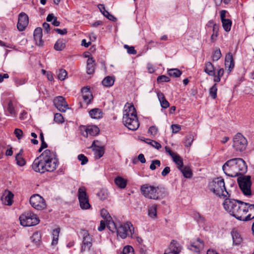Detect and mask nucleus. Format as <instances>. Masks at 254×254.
Returning <instances> with one entry per match:
<instances>
[{"mask_svg":"<svg viewBox=\"0 0 254 254\" xmlns=\"http://www.w3.org/2000/svg\"><path fill=\"white\" fill-rule=\"evenodd\" d=\"M81 93L83 101L86 104H89L93 99V96L90 91V88L87 87H83L81 89Z\"/></svg>","mask_w":254,"mask_h":254,"instance_id":"20","label":"nucleus"},{"mask_svg":"<svg viewBox=\"0 0 254 254\" xmlns=\"http://www.w3.org/2000/svg\"><path fill=\"white\" fill-rule=\"evenodd\" d=\"M60 231V228L55 229L53 231L52 235L53 238L52 245L53 246L56 245L58 244Z\"/></svg>","mask_w":254,"mask_h":254,"instance_id":"38","label":"nucleus"},{"mask_svg":"<svg viewBox=\"0 0 254 254\" xmlns=\"http://www.w3.org/2000/svg\"><path fill=\"white\" fill-rule=\"evenodd\" d=\"M77 196L80 207L82 209H88L91 207L85 187H82L78 189Z\"/></svg>","mask_w":254,"mask_h":254,"instance_id":"10","label":"nucleus"},{"mask_svg":"<svg viewBox=\"0 0 254 254\" xmlns=\"http://www.w3.org/2000/svg\"><path fill=\"white\" fill-rule=\"evenodd\" d=\"M22 150H20V152L17 154L15 157L17 164L20 166H23L26 163V161L21 154Z\"/></svg>","mask_w":254,"mask_h":254,"instance_id":"41","label":"nucleus"},{"mask_svg":"<svg viewBox=\"0 0 254 254\" xmlns=\"http://www.w3.org/2000/svg\"><path fill=\"white\" fill-rule=\"evenodd\" d=\"M217 88L216 84L215 83L209 89V95L213 98L215 99L217 97Z\"/></svg>","mask_w":254,"mask_h":254,"instance_id":"47","label":"nucleus"},{"mask_svg":"<svg viewBox=\"0 0 254 254\" xmlns=\"http://www.w3.org/2000/svg\"><path fill=\"white\" fill-rule=\"evenodd\" d=\"M242 212V219L241 221H248L254 219V204L248 202L244 203Z\"/></svg>","mask_w":254,"mask_h":254,"instance_id":"12","label":"nucleus"},{"mask_svg":"<svg viewBox=\"0 0 254 254\" xmlns=\"http://www.w3.org/2000/svg\"><path fill=\"white\" fill-rule=\"evenodd\" d=\"M208 188L210 191L219 197H230L226 190L224 180L221 177L214 179L209 183Z\"/></svg>","mask_w":254,"mask_h":254,"instance_id":"6","label":"nucleus"},{"mask_svg":"<svg viewBox=\"0 0 254 254\" xmlns=\"http://www.w3.org/2000/svg\"><path fill=\"white\" fill-rule=\"evenodd\" d=\"M140 191L146 198L150 199L159 200L167 195L166 189L159 186L155 187L149 184H144L141 186Z\"/></svg>","mask_w":254,"mask_h":254,"instance_id":"4","label":"nucleus"},{"mask_svg":"<svg viewBox=\"0 0 254 254\" xmlns=\"http://www.w3.org/2000/svg\"><path fill=\"white\" fill-rule=\"evenodd\" d=\"M56 73L58 78L61 81L64 80L67 75L66 71L63 68L57 70Z\"/></svg>","mask_w":254,"mask_h":254,"instance_id":"35","label":"nucleus"},{"mask_svg":"<svg viewBox=\"0 0 254 254\" xmlns=\"http://www.w3.org/2000/svg\"><path fill=\"white\" fill-rule=\"evenodd\" d=\"M42 29L41 27L36 28L33 33L35 44L39 47L43 45L44 41L42 40Z\"/></svg>","mask_w":254,"mask_h":254,"instance_id":"18","label":"nucleus"},{"mask_svg":"<svg viewBox=\"0 0 254 254\" xmlns=\"http://www.w3.org/2000/svg\"><path fill=\"white\" fill-rule=\"evenodd\" d=\"M124 48L127 50V52L129 54L135 55L137 52L133 46H129L127 45H125Z\"/></svg>","mask_w":254,"mask_h":254,"instance_id":"53","label":"nucleus"},{"mask_svg":"<svg viewBox=\"0 0 254 254\" xmlns=\"http://www.w3.org/2000/svg\"><path fill=\"white\" fill-rule=\"evenodd\" d=\"M168 74L170 76L174 77H179L182 74V71L178 68H172L168 70Z\"/></svg>","mask_w":254,"mask_h":254,"instance_id":"36","label":"nucleus"},{"mask_svg":"<svg viewBox=\"0 0 254 254\" xmlns=\"http://www.w3.org/2000/svg\"><path fill=\"white\" fill-rule=\"evenodd\" d=\"M170 172V168L169 167H166L161 172L162 176H166Z\"/></svg>","mask_w":254,"mask_h":254,"instance_id":"62","label":"nucleus"},{"mask_svg":"<svg viewBox=\"0 0 254 254\" xmlns=\"http://www.w3.org/2000/svg\"><path fill=\"white\" fill-rule=\"evenodd\" d=\"M55 107L60 112H64L68 109V105L65 99L62 96H58L54 99Z\"/></svg>","mask_w":254,"mask_h":254,"instance_id":"17","label":"nucleus"},{"mask_svg":"<svg viewBox=\"0 0 254 254\" xmlns=\"http://www.w3.org/2000/svg\"><path fill=\"white\" fill-rule=\"evenodd\" d=\"M195 219L196 220L197 222L200 224H202L205 222V218L203 216L201 215L199 213H197L194 214Z\"/></svg>","mask_w":254,"mask_h":254,"instance_id":"54","label":"nucleus"},{"mask_svg":"<svg viewBox=\"0 0 254 254\" xmlns=\"http://www.w3.org/2000/svg\"><path fill=\"white\" fill-rule=\"evenodd\" d=\"M106 227V223L104 221L101 220L100 223V226L98 228L99 231H102L105 229Z\"/></svg>","mask_w":254,"mask_h":254,"instance_id":"64","label":"nucleus"},{"mask_svg":"<svg viewBox=\"0 0 254 254\" xmlns=\"http://www.w3.org/2000/svg\"><path fill=\"white\" fill-rule=\"evenodd\" d=\"M239 186L243 193L247 196L252 195L251 190V177L249 175L240 177L237 179Z\"/></svg>","mask_w":254,"mask_h":254,"instance_id":"8","label":"nucleus"},{"mask_svg":"<svg viewBox=\"0 0 254 254\" xmlns=\"http://www.w3.org/2000/svg\"><path fill=\"white\" fill-rule=\"evenodd\" d=\"M91 118L95 119H99L102 117V112L100 109L95 108L91 110L89 112Z\"/></svg>","mask_w":254,"mask_h":254,"instance_id":"28","label":"nucleus"},{"mask_svg":"<svg viewBox=\"0 0 254 254\" xmlns=\"http://www.w3.org/2000/svg\"><path fill=\"white\" fill-rule=\"evenodd\" d=\"M148 215L152 218L157 217V205L154 204L148 208Z\"/></svg>","mask_w":254,"mask_h":254,"instance_id":"37","label":"nucleus"},{"mask_svg":"<svg viewBox=\"0 0 254 254\" xmlns=\"http://www.w3.org/2000/svg\"><path fill=\"white\" fill-rule=\"evenodd\" d=\"M173 133H176L178 132L181 129V126L179 125H172L171 126Z\"/></svg>","mask_w":254,"mask_h":254,"instance_id":"59","label":"nucleus"},{"mask_svg":"<svg viewBox=\"0 0 254 254\" xmlns=\"http://www.w3.org/2000/svg\"><path fill=\"white\" fill-rule=\"evenodd\" d=\"M148 131L150 134L155 135L158 132V128L156 126H152L149 127Z\"/></svg>","mask_w":254,"mask_h":254,"instance_id":"58","label":"nucleus"},{"mask_svg":"<svg viewBox=\"0 0 254 254\" xmlns=\"http://www.w3.org/2000/svg\"><path fill=\"white\" fill-rule=\"evenodd\" d=\"M158 98L160 103L161 106L163 108L166 109L169 107V103L166 99L164 94L161 92H158L157 93Z\"/></svg>","mask_w":254,"mask_h":254,"instance_id":"26","label":"nucleus"},{"mask_svg":"<svg viewBox=\"0 0 254 254\" xmlns=\"http://www.w3.org/2000/svg\"><path fill=\"white\" fill-rule=\"evenodd\" d=\"M91 147H95L93 150L94 151L95 157L96 159H100L103 156L105 153V149L103 146H97L95 144V141H94L92 144Z\"/></svg>","mask_w":254,"mask_h":254,"instance_id":"22","label":"nucleus"},{"mask_svg":"<svg viewBox=\"0 0 254 254\" xmlns=\"http://www.w3.org/2000/svg\"><path fill=\"white\" fill-rule=\"evenodd\" d=\"M13 194L10 191H8L7 194L5 196V201L6 202L7 205H11L12 203V199L13 198Z\"/></svg>","mask_w":254,"mask_h":254,"instance_id":"46","label":"nucleus"},{"mask_svg":"<svg viewBox=\"0 0 254 254\" xmlns=\"http://www.w3.org/2000/svg\"><path fill=\"white\" fill-rule=\"evenodd\" d=\"M101 215L102 218H103L105 219H106L107 221H108V218H110L111 217L109 215V213L107 212V211L106 209H102L101 210Z\"/></svg>","mask_w":254,"mask_h":254,"instance_id":"57","label":"nucleus"},{"mask_svg":"<svg viewBox=\"0 0 254 254\" xmlns=\"http://www.w3.org/2000/svg\"><path fill=\"white\" fill-rule=\"evenodd\" d=\"M29 201L31 206L37 210H42L46 207L44 199L38 194L32 195L30 198Z\"/></svg>","mask_w":254,"mask_h":254,"instance_id":"13","label":"nucleus"},{"mask_svg":"<svg viewBox=\"0 0 254 254\" xmlns=\"http://www.w3.org/2000/svg\"><path fill=\"white\" fill-rule=\"evenodd\" d=\"M115 184L120 189H125L127 185V181L121 177L118 176L115 179Z\"/></svg>","mask_w":254,"mask_h":254,"instance_id":"29","label":"nucleus"},{"mask_svg":"<svg viewBox=\"0 0 254 254\" xmlns=\"http://www.w3.org/2000/svg\"><path fill=\"white\" fill-rule=\"evenodd\" d=\"M100 6L104 9V10L103 11V14L104 16L112 21H116L117 20V18L114 15L110 14L108 11L106 10L105 7L103 4H101Z\"/></svg>","mask_w":254,"mask_h":254,"instance_id":"42","label":"nucleus"},{"mask_svg":"<svg viewBox=\"0 0 254 254\" xmlns=\"http://www.w3.org/2000/svg\"><path fill=\"white\" fill-rule=\"evenodd\" d=\"M204 244L203 241L199 238H197L195 241H194L189 246V249L192 251L196 253L199 252L200 250L203 247Z\"/></svg>","mask_w":254,"mask_h":254,"instance_id":"19","label":"nucleus"},{"mask_svg":"<svg viewBox=\"0 0 254 254\" xmlns=\"http://www.w3.org/2000/svg\"><path fill=\"white\" fill-rule=\"evenodd\" d=\"M194 140V136L192 133H189L184 138V143L187 147H190Z\"/></svg>","mask_w":254,"mask_h":254,"instance_id":"32","label":"nucleus"},{"mask_svg":"<svg viewBox=\"0 0 254 254\" xmlns=\"http://www.w3.org/2000/svg\"><path fill=\"white\" fill-rule=\"evenodd\" d=\"M204 71L205 73L208 74L209 76L215 75V70L213 64L210 62H207L205 63Z\"/></svg>","mask_w":254,"mask_h":254,"instance_id":"27","label":"nucleus"},{"mask_svg":"<svg viewBox=\"0 0 254 254\" xmlns=\"http://www.w3.org/2000/svg\"><path fill=\"white\" fill-rule=\"evenodd\" d=\"M77 158L81 161V164L82 165L87 164L88 161L87 157L82 154L78 155Z\"/></svg>","mask_w":254,"mask_h":254,"instance_id":"52","label":"nucleus"},{"mask_svg":"<svg viewBox=\"0 0 254 254\" xmlns=\"http://www.w3.org/2000/svg\"><path fill=\"white\" fill-rule=\"evenodd\" d=\"M83 241L81 246V251H89L92 246L93 239L90 235L88 232L86 230H83Z\"/></svg>","mask_w":254,"mask_h":254,"instance_id":"14","label":"nucleus"},{"mask_svg":"<svg viewBox=\"0 0 254 254\" xmlns=\"http://www.w3.org/2000/svg\"><path fill=\"white\" fill-rule=\"evenodd\" d=\"M234 61L231 53H228L225 57V66L228 68L229 72H230L234 67Z\"/></svg>","mask_w":254,"mask_h":254,"instance_id":"21","label":"nucleus"},{"mask_svg":"<svg viewBox=\"0 0 254 254\" xmlns=\"http://www.w3.org/2000/svg\"><path fill=\"white\" fill-rule=\"evenodd\" d=\"M19 219L20 224L24 227L35 226L40 222L37 215L30 211L22 214Z\"/></svg>","mask_w":254,"mask_h":254,"instance_id":"7","label":"nucleus"},{"mask_svg":"<svg viewBox=\"0 0 254 254\" xmlns=\"http://www.w3.org/2000/svg\"><path fill=\"white\" fill-rule=\"evenodd\" d=\"M116 232L117 236L122 239H125L127 237L132 238L134 237V227L129 222H127L124 224H120Z\"/></svg>","mask_w":254,"mask_h":254,"instance_id":"9","label":"nucleus"},{"mask_svg":"<svg viewBox=\"0 0 254 254\" xmlns=\"http://www.w3.org/2000/svg\"><path fill=\"white\" fill-rule=\"evenodd\" d=\"M14 133L18 139H21L22 138L23 133L21 129L15 128L14 131Z\"/></svg>","mask_w":254,"mask_h":254,"instance_id":"55","label":"nucleus"},{"mask_svg":"<svg viewBox=\"0 0 254 254\" xmlns=\"http://www.w3.org/2000/svg\"><path fill=\"white\" fill-rule=\"evenodd\" d=\"M227 13V11L226 10H221L220 11V19L221 21H223V20L227 19L226 18V14Z\"/></svg>","mask_w":254,"mask_h":254,"instance_id":"61","label":"nucleus"},{"mask_svg":"<svg viewBox=\"0 0 254 254\" xmlns=\"http://www.w3.org/2000/svg\"><path fill=\"white\" fill-rule=\"evenodd\" d=\"M170 80V78L164 75L159 76L157 78V81L158 83L168 82H169Z\"/></svg>","mask_w":254,"mask_h":254,"instance_id":"51","label":"nucleus"},{"mask_svg":"<svg viewBox=\"0 0 254 254\" xmlns=\"http://www.w3.org/2000/svg\"><path fill=\"white\" fill-rule=\"evenodd\" d=\"M41 236L38 232L34 233L33 235L30 237L31 242L35 244L36 246H38L40 243Z\"/></svg>","mask_w":254,"mask_h":254,"instance_id":"39","label":"nucleus"},{"mask_svg":"<svg viewBox=\"0 0 254 254\" xmlns=\"http://www.w3.org/2000/svg\"><path fill=\"white\" fill-rule=\"evenodd\" d=\"M54 30L57 32L58 34L61 35H64L67 33V29L64 28L63 29H61L59 28H55Z\"/></svg>","mask_w":254,"mask_h":254,"instance_id":"63","label":"nucleus"},{"mask_svg":"<svg viewBox=\"0 0 254 254\" xmlns=\"http://www.w3.org/2000/svg\"><path fill=\"white\" fill-rule=\"evenodd\" d=\"M7 109L11 115H12L14 113V107L11 101L8 102Z\"/></svg>","mask_w":254,"mask_h":254,"instance_id":"56","label":"nucleus"},{"mask_svg":"<svg viewBox=\"0 0 254 254\" xmlns=\"http://www.w3.org/2000/svg\"><path fill=\"white\" fill-rule=\"evenodd\" d=\"M182 173L183 176L186 178H190L192 176V172L188 166L182 167V169L179 170Z\"/></svg>","mask_w":254,"mask_h":254,"instance_id":"31","label":"nucleus"},{"mask_svg":"<svg viewBox=\"0 0 254 254\" xmlns=\"http://www.w3.org/2000/svg\"><path fill=\"white\" fill-rule=\"evenodd\" d=\"M54 120L58 124H62L64 122V118L60 113H56L55 114Z\"/></svg>","mask_w":254,"mask_h":254,"instance_id":"48","label":"nucleus"},{"mask_svg":"<svg viewBox=\"0 0 254 254\" xmlns=\"http://www.w3.org/2000/svg\"><path fill=\"white\" fill-rule=\"evenodd\" d=\"M247 139L241 133H237L233 138V148L237 151L242 152L247 146Z\"/></svg>","mask_w":254,"mask_h":254,"instance_id":"11","label":"nucleus"},{"mask_svg":"<svg viewBox=\"0 0 254 254\" xmlns=\"http://www.w3.org/2000/svg\"><path fill=\"white\" fill-rule=\"evenodd\" d=\"M114 81L115 79L114 77L108 76L103 80L102 83L106 87H111L114 84Z\"/></svg>","mask_w":254,"mask_h":254,"instance_id":"33","label":"nucleus"},{"mask_svg":"<svg viewBox=\"0 0 254 254\" xmlns=\"http://www.w3.org/2000/svg\"><path fill=\"white\" fill-rule=\"evenodd\" d=\"M123 122L131 130H136L139 127L136 110L133 105H130L124 111Z\"/></svg>","mask_w":254,"mask_h":254,"instance_id":"5","label":"nucleus"},{"mask_svg":"<svg viewBox=\"0 0 254 254\" xmlns=\"http://www.w3.org/2000/svg\"><path fill=\"white\" fill-rule=\"evenodd\" d=\"M95 61L92 57L89 58L87 61V73L92 74L95 71Z\"/></svg>","mask_w":254,"mask_h":254,"instance_id":"24","label":"nucleus"},{"mask_svg":"<svg viewBox=\"0 0 254 254\" xmlns=\"http://www.w3.org/2000/svg\"><path fill=\"white\" fill-rule=\"evenodd\" d=\"M222 27L226 32H229L231 30L232 22L231 19H227L221 21Z\"/></svg>","mask_w":254,"mask_h":254,"instance_id":"34","label":"nucleus"},{"mask_svg":"<svg viewBox=\"0 0 254 254\" xmlns=\"http://www.w3.org/2000/svg\"><path fill=\"white\" fill-rule=\"evenodd\" d=\"M59 164V161L56 153L46 149L35 159L31 167L35 172L43 174L46 172H53Z\"/></svg>","mask_w":254,"mask_h":254,"instance_id":"1","label":"nucleus"},{"mask_svg":"<svg viewBox=\"0 0 254 254\" xmlns=\"http://www.w3.org/2000/svg\"><path fill=\"white\" fill-rule=\"evenodd\" d=\"M97 195L101 200H104L108 196V190L106 189H102L98 193Z\"/></svg>","mask_w":254,"mask_h":254,"instance_id":"43","label":"nucleus"},{"mask_svg":"<svg viewBox=\"0 0 254 254\" xmlns=\"http://www.w3.org/2000/svg\"><path fill=\"white\" fill-rule=\"evenodd\" d=\"M219 26L218 24H215L213 27L212 28L213 33L214 34L215 38L218 37V33L219 31Z\"/></svg>","mask_w":254,"mask_h":254,"instance_id":"60","label":"nucleus"},{"mask_svg":"<svg viewBox=\"0 0 254 254\" xmlns=\"http://www.w3.org/2000/svg\"><path fill=\"white\" fill-rule=\"evenodd\" d=\"M145 142L148 144L151 145L153 147L157 149H159L161 148V145L156 141L151 140L149 139H146Z\"/></svg>","mask_w":254,"mask_h":254,"instance_id":"45","label":"nucleus"},{"mask_svg":"<svg viewBox=\"0 0 254 254\" xmlns=\"http://www.w3.org/2000/svg\"><path fill=\"white\" fill-rule=\"evenodd\" d=\"M167 249H170L171 251L174 253L179 254L182 251V247L180 244L176 240H173L169 247Z\"/></svg>","mask_w":254,"mask_h":254,"instance_id":"23","label":"nucleus"},{"mask_svg":"<svg viewBox=\"0 0 254 254\" xmlns=\"http://www.w3.org/2000/svg\"><path fill=\"white\" fill-rule=\"evenodd\" d=\"M29 23L28 15L24 12H21L18 15V21L17 27L19 31H24Z\"/></svg>","mask_w":254,"mask_h":254,"instance_id":"16","label":"nucleus"},{"mask_svg":"<svg viewBox=\"0 0 254 254\" xmlns=\"http://www.w3.org/2000/svg\"><path fill=\"white\" fill-rule=\"evenodd\" d=\"M221 53L219 49L214 51L212 55L213 61H217L221 57Z\"/></svg>","mask_w":254,"mask_h":254,"instance_id":"49","label":"nucleus"},{"mask_svg":"<svg viewBox=\"0 0 254 254\" xmlns=\"http://www.w3.org/2000/svg\"><path fill=\"white\" fill-rule=\"evenodd\" d=\"M161 165V162L159 160H153L151 161V163L150 165L149 168L151 170H154L156 168V166L160 167Z\"/></svg>","mask_w":254,"mask_h":254,"instance_id":"50","label":"nucleus"},{"mask_svg":"<svg viewBox=\"0 0 254 254\" xmlns=\"http://www.w3.org/2000/svg\"><path fill=\"white\" fill-rule=\"evenodd\" d=\"M245 202L230 198H226L223 203V207L225 210L231 215L235 217L237 219L241 220L242 219L243 208Z\"/></svg>","mask_w":254,"mask_h":254,"instance_id":"3","label":"nucleus"},{"mask_svg":"<svg viewBox=\"0 0 254 254\" xmlns=\"http://www.w3.org/2000/svg\"><path fill=\"white\" fill-rule=\"evenodd\" d=\"M165 151L168 153L169 155L172 158L173 161L177 165V168L179 170L182 169L184 167V163L183 159L176 152L172 151L169 147L166 146L165 147Z\"/></svg>","mask_w":254,"mask_h":254,"instance_id":"15","label":"nucleus"},{"mask_svg":"<svg viewBox=\"0 0 254 254\" xmlns=\"http://www.w3.org/2000/svg\"><path fill=\"white\" fill-rule=\"evenodd\" d=\"M65 47L63 40H58L54 45V49L57 51H62Z\"/></svg>","mask_w":254,"mask_h":254,"instance_id":"44","label":"nucleus"},{"mask_svg":"<svg viewBox=\"0 0 254 254\" xmlns=\"http://www.w3.org/2000/svg\"><path fill=\"white\" fill-rule=\"evenodd\" d=\"M231 235L233 238V245L235 246L240 245L243 241V239L240 233L237 231L233 230L231 232Z\"/></svg>","mask_w":254,"mask_h":254,"instance_id":"25","label":"nucleus"},{"mask_svg":"<svg viewBox=\"0 0 254 254\" xmlns=\"http://www.w3.org/2000/svg\"><path fill=\"white\" fill-rule=\"evenodd\" d=\"M225 174L231 177L242 175L247 171V166L242 158H235L226 161L222 166Z\"/></svg>","mask_w":254,"mask_h":254,"instance_id":"2","label":"nucleus"},{"mask_svg":"<svg viewBox=\"0 0 254 254\" xmlns=\"http://www.w3.org/2000/svg\"><path fill=\"white\" fill-rule=\"evenodd\" d=\"M100 131L99 128L96 126L89 127L86 129V136L89 134L92 136L97 135Z\"/></svg>","mask_w":254,"mask_h":254,"instance_id":"30","label":"nucleus"},{"mask_svg":"<svg viewBox=\"0 0 254 254\" xmlns=\"http://www.w3.org/2000/svg\"><path fill=\"white\" fill-rule=\"evenodd\" d=\"M107 226L109 230L112 232H116L119 226L117 225L113 221H107Z\"/></svg>","mask_w":254,"mask_h":254,"instance_id":"40","label":"nucleus"}]
</instances>
